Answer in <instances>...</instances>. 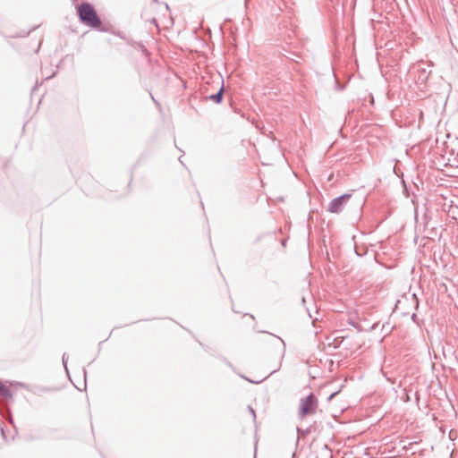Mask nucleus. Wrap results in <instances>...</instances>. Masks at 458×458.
Instances as JSON below:
<instances>
[{
  "label": "nucleus",
  "mask_w": 458,
  "mask_h": 458,
  "mask_svg": "<svg viewBox=\"0 0 458 458\" xmlns=\"http://www.w3.org/2000/svg\"><path fill=\"white\" fill-rule=\"evenodd\" d=\"M351 197L352 194L344 193L333 199L328 204L327 211L334 214L340 213Z\"/></svg>",
  "instance_id": "7ed1b4c3"
},
{
  "label": "nucleus",
  "mask_w": 458,
  "mask_h": 458,
  "mask_svg": "<svg viewBox=\"0 0 458 458\" xmlns=\"http://www.w3.org/2000/svg\"><path fill=\"white\" fill-rule=\"evenodd\" d=\"M273 338H275L276 340H277L278 342H281L282 344H284V341L278 335H273V334H269Z\"/></svg>",
  "instance_id": "f8f14e48"
},
{
  "label": "nucleus",
  "mask_w": 458,
  "mask_h": 458,
  "mask_svg": "<svg viewBox=\"0 0 458 458\" xmlns=\"http://www.w3.org/2000/svg\"><path fill=\"white\" fill-rule=\"evenodd\" d=\"M339 392H340V389L337 390V391L333 392L332 394H330V395L328 396L327 400L331 401L335 396H336L338 394Z\"/></svg>",
  "instance_id": "ddd939ff"
},
{
  "label": "nucleus",
  "mask_w": 458,
  "mask_h": 458,
  "mask_svg": "<svg viewBox=\"0 0 458 458\" xmlns=\"http://www.w3.org/2000/svg\"><path fill=\"white\" fill-rule=\"evenodd\" d=\"M277 369H274L273 371H271V372L268 374V376H267V377H265L264 378L259 379V380H252V379H250V378H248V377H243V376H242V377H243L244 379H246L247 381L250 382V383H253V384H259V383L263 382L266 378H267L270 375H272L273 373L276 372V371H277Z\"/></svg>",
  "instance_id": "1a4fd4ad"
},
{
  "label": "nucleus",
  "mask_w": 458,
  "mask_h": 458,
  "mask_svg": "<svg viewBox=\"0 0 458 458\" xmlns=\"http://www.w3.org/2000/svg\"><path fill=\"white\" fill-rule=\"evenodd\" d=\"M282 245H284V246L285 245V241L282 242Z\"/></svg>",
  "instance_id": "b1692460"
},
{
  "label": "nucleus",
  "mask_w": 458,
  "mask_h": 458,
  "mask_svg": "<svg viewBox=\"0 0 458 458\" xmlns=\"http://www.w3.org/2000/svg\"><path fill=\"white\" fill-rule=\"evenodd\" d=\"M152 24H155L157 27L158 26L155 18L152 19Z\"/></svg>",
  "instance_id": "a211bd4d"
},
{
  "label": "nucleus",
  "mask_w": 458,
  "mask_h": 458,
  "mask_svg": "<svg viewBox=\"0 0 458 458\" xmlns=\"http://www.w3.org/2000/svg\"><path fill=\"white\" fill-rule=\"evenodd\" d=\"M248 1H249V0H245V4H247V2H248Z\"/></svg>",
  "instance_id": "a878e982"
},
{
  "label": "nucleus",
  "mask_w": 458,
  "mask_h": 458,
  "mask_svg": "<svg viewBox=\"0 0 458 458\" xmlns=\"http://www.w3.org/2000/svg\"><path fill=\"white\" fill-rule=\"evenodd\" d=\"M0 397L6 401L13 398L12 391L1 380H0Z\"/></svg>",
  "instance_id": "6e6552de"
},
{
  "label": "nucleus",
  "mask_w": 458,
  "mask_h": 458,
  "mask_svg": "<svg viewBox=\"0 0 458 458\" xmlns=\"http://www.w3.org/2000/svg\"><path fill=\"white\" fill-rule=\"evenodd\" d=\"M413 72H415V82L418 85L425 86L428 82V76L431 73V71L428 70L427 67L421 66L420 64L414 65L412 67Z\"/></svg>",
  "instance_id": "20e7f679"
},
{
  "label": "nucleus",
  "mask_w": 458,
  "mask_h": 458,
  "mask_svg": "<svg viewBox=\"0 0 458 458\" xmlns=\"http://www.w3.org/2000/svg\"><path fill=\"white\" fill-rule=\"evenodd\" d=\"M248 411L251 414L252 419L255 421L256 420V412H255L254 409L251 406L249 405L248 406Z\"/></svg>",
  "instance_id": "9b49d317"
},
{
  "label": "nucleus",
  "mask_w": 458,
  "mask_h": 458,
  "mask_svg": "<svg viewBox=\"0 0 458 458\" xmlns=\"http://www.w3.org/2000/svg\"><path fill=\"white\" fill-rule=\"evenodd\" d=\"M67 361H68L67 355H66V353H64L63 357H62V362H63V365H64L67 374H69V370H68V368H67Z\"/></svg>",
  "instance_id": "9d476101"
},
{
  "label": "nucleus",
  "mask_w": 458,
  "mask_h": 458,
  "mask_svg": "<svg viewBox=\"0 0 458 458\" xmlns=\"http://www.w3.org/2000/svg\"><path fill=\"white\" fill-rule=\"evenodd\" d=\"M224 92H225V89H224V85L222 84V86L220 87V89H218V91L216 93L208 95L206 97V98L208 100H212L216 104H220L224 98Z\"/></svg>",
  "instance_id": "0eeeda50"
},
{
  "label": "nucleus",
  "mask_w": 458,
  "mask_h": 458,
  "mask_svg": "<svg viewBox=\"0 0 458 458\" xmlns=\"http://www.w3.org/2000/svg\"><path fill=\"white\" fill-rule=\"evenodd\" d=\"M21 387L34 394H41L43 393L52 392L54 389L47 386H30L28 384H21Z\"/></svg>",
  "instance_id": "39448f33"
},
{
  "label": "nucleus",
  "mask_w": 458,
  "mask_h": 458,
  "mask_svg": "<svg viewBox=\"0 0 458 458\" xmlns=\"http://www.w3.org/2000/svg\"><path fill=\"white\" fill-rule=\"evenodd\" d=\"M233 310L234 313H238L239 311L235 310L234 308L233 307Z\"/></svg>",
  "instance_id": "5701e85b"
},
{
  "label": "nucleus",
  "mask_w": 458,
  "mask_h": 458,
  "mask_svg": "<svg viewBox=\"0 0 458 458\" xmlns=\"http://www.w3.org/2000/svg\"><path fill=\"white\" fill-rule=\"evenodd\" d=\"M77 13L80 21L86 26L93 29H97L99 31L106 32L108 29L102 26V21L98 15L95 7L88 3L84 2L78 5Z\"/></svg>",
  "instance_id": "f257e3e1"
},
{
  "label": "nucleus",
  "mask_w": 458,
  "mask_h": 458,
  "mask_svg": "<svg viewBox=\"0 0 458 458\" xmlns=\"http://www.w3.org/2000/svg\"><path fill=\"white\" fill-rule=\"evenodd\" d=\"M179 162H181L183 165V163L182 161V157H179Z\"/></svg>",
  "instance_id": "4be33fe9"
},
{
  "label": "nucleus",
  "mask_w": 458,
  "mask_h": 458,
  "mask_svg": "<svg viewBox=\"0 0 458 458\" xmlns=\"http://www.w3.org/2000/svg\"><path fill=\"white\" fill-rule=\"evenodd\" d=\"M151 98L153 99V101L157 105V106H160L159 103L156 100V98H154V97L151 95Z\"/></svg>",
  "instance_id": "aec40b11"
},
{
  "label": "nucleus",
  "mask_w": 458,
  "mask_h": 458,
  "mask_svg": "<svg viewBox=\"0 0 458 458\" xmlns=\"http://www.w3.org/2000/svg\"><path fill=\"white\" fill-rule=\"evenodd\" d=\"M83 373H84V376L86 377L87 372L85 369H83Z\"/></svg>",
  "instance_id": "393cba45"
},
{
  "label": "nucleus",
  "mask_w": 458,
  "mask_h": 458,
  "mask_svg": "<svg viewBox=\"0 0 458 458\" xmlns=\"http://www.w3.org/2000/svg\"><path fill=\"white\" fill-rule=\"evenodd\" d=\"M56 74V72H54L52 75L46 77V80H49L53 78Z\"/></svg>",
  "instance_id": "dca6fc26"
},
{
  "label": "nucleus",
  "mask_w": 458,
  "mask_h": 458,
  "mask_svg": "<svg viewBox=\"0 0 458 458\" xmlns=\"http://www.w3.org/2000/svg\"><path fill=\"white\" fill-rule=\"evenodd\" d=\"M324 346V350L326 351L327 347V349H333V350H335L336 348H338L340 345H336V344H334V345H323Z\"/></svg>",
  "instance_id": "4468645a"
},
{
  "label": "nucleus",
  "mask_w": 458,
  "mask_h": 458,
  "mask_svg": "<svg viewBox=\"0 0 458 458\" xmlns=\"http://www.w3.org/2000/svg\"><path fill=\"white\" fill-rule=\"evenodd\" d=\"M1 435L3 436L4 438H5V434L3 427H1Z\"/></svg>",
  "instance_id": "f3484780"
},
{
  "label": "nucleus",
  "mask_w": 458,
  "mask_h": 458,
  "mask_svg": "<svg viewBox=\"0 0 458 458\" xmlns=\"http://www.w3.org/2000/svg\"><path fill=\"white\" fill-rule=\"evenodd\" d=\"M140 47H141L142 51H143L144 53H148V50L146 49V47H145L143 45H141Z\"/></svg>",
  "instance_id": "6ab92c4d"
},
{
  "label": "nucleus",
  "mask_w": 458,
  "mask_h": 458,
  "mask_svg": "<svg viewBox=\"0 0 458 458\" xmlns=\"http://www.w3.org/2000/svg\"><path fill=\"white\" fill-rule=\"evenodd\" d=\"M21 384H23L22 382H11L10 385L11 386H20L21 387Z\"/></svg>",
  "instance_id": "2eb2a0df"
},
{
  "label": "nucleus",
  "mask_w": 458,
  "mask_h": 458,
  "mask_svg": "<svg viewBox=\"0 0 458 458\" xmlns=\"http://www.w3.org/2000/svg\"><path fill=\"white\" fill-rule=\"evenodd\" d=\"M318 407V399L313 393H310L304 399H301L299 408V415L303 418L314 413Z\"/></svg>",
  "instance_id": "f03ea898"
},
{
  "label": "nucleus",
  "mask_w": 458,
  "mask_h": 458,
  "mask_svg": "<svg viewBox=\"0 0 458 458\" xmlns=\"http://www.w3.org/2000/svg\"><path fill=\"white\" fill-rule=\"evenodd\" d=\"M415 318H416V314H413V315L411 316V318L414 320V319H415Z\"/></svg>",
  "instance_id": "412c9836"
},
{
  "label": "nucleus",
  "mask_w": 458,
  "mask_h": 458,
  "mask_svg": "<svg viewBox=\"0 0 458 458\" xmlns=\"http://www.w3.org/2000/svg\"><path fill=\"white\" fill-rule=\"evenodd\" d=\"M431 347H432L434 352L441 351L443 355L445 356V358H446L447 356L452 358L455 353V350H454V345L437 344V345H431Z\"/></svg>",
  "instance_id": "423d86ee"
}]
</instances>
